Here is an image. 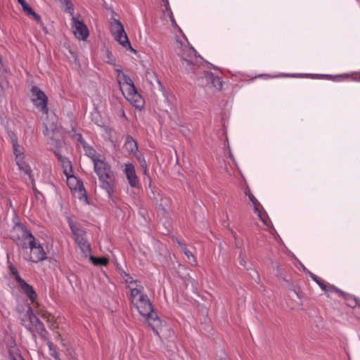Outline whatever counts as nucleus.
Wrapping results in <instances>:
<instances>
[{
	"mask_svg": "<svg viewBox=\"0 0 360 360\" xmlns=\"http://www.w3.org/2000/svg\"><path fill=\"white\" fill-rule=\"evenodd\" d=\"M245 194L248 196L249 200L252 202L253 206H254V210H255V212L257 213L258 217L260 218V219L264 224H266V221L262 217V214L259 211V207H261L259 202L256 199V198L250 191H246Z\"/></svg>",
	"mask_w": 360,
	"mask_h": 360,
	"instance_id": "aec40b11",
	"label": "nucleus"
},
{
	"mask_svg": "<svg viewBox=\"0 0 360 360\" xmlns=\"http://www.w3.org/2000/svg\"><path fill=\"white\" fill-rule=\"evenodd\" d=\"M44 129L43 133L45 136H49L50 131H54L56 130V125L52 122L51 124L44 123Z\"/></svg>",
	"mask_w": 360,
	"mask_h": 360,
	"instance_id": "7c9ffc66",
	"label": "nucleus"
},
{
	"mask_svg": "<svg viewBox=\"0 0 360 360\" xmlns=\"http://www.w3.org/2000/svg\"><path fill=\"white\" fill-rule=\"evenodd\" d=\"M122 278L123 279L126 287L129 285L131 283H133L136 280H134L129 274L126 273L125 271L122 272Z\"/></svg>",
	"mask_w": 360,
	"mask_h": 360,
	"instance_id": "473e14b6",
	"label": "nucleus"
},
{
	"mask_svg": "<svg viewBox=\"0 0 360 360\" xmlns=\"http://www.w3.org/2000/svg\"><path fill=\"white\" fill-rule=\"evenodd\" d=\"M8 352L11 360H20L22 358L15 342H11L8 346Z\"/></svg>",
	"mask_w": 360,
	"mask_h": 360,
	"instance_id": "a211bd4d",
	"label": "nucleus"
},
{
	"mask_svg": "<svg viewBox=\"0 0 360 360\" xmlns=\"http://www.w3.org/2000/svg\"><path fill=\"white\" fill-rule=\"evenodd\" d=\"M106 56H107V58H108L107 63H110V64H114L115 58H113L112 53L109 51H107Z\"/></svg>",
	"mask_w": 360,
	"mask_h": 360,
	"instance_id": "4c0bfd02",
	"label": "nucleus"
},
{
	"mask_svg": "<svg viewBox=\"0 0 360 360\" xmlns=\"http://www.w3.org/2000/svg\"><path fill=\"white\" fill-rule=\"evenodd\" d=\"M131 302L136 307L139 314L146 318L153 332L158 335L162 330V322L155 311L148 296L143 292L131 300Z\"/></svg>",
	"mask_w": 360,
	"mask_h": 360,
	"instance_id": "f03ea898",
	"label": "nucleus"
},
{
	"mask_svg": "<svg viewBox=\"0 0 360 360\" xmlns=\"http://www.w3.org/2000/svg\"><path fill=\"white\" fill-rule=\"evenodd\" d=\"M48 346H49V351H50V355L52 357H53L56 360H61L59 357L58 353L57 352V351L56 350V349L54 347L53 344L51 342H49Z\"/></svg>",
	"mask_w": 360,
	"mask_h": 360,
	"instance_id": "2f4dec72",
	"label": "nucleus"
},
{
	"mask_svg": "<svg viewBox=\"0 0 360 360\" xmlns=\"http://www.w3.org/2000/svg\"><path fill=\"white\" fill-rule=\"evenodd\" d=\"M90 260L94 265L96 266H105L108 263V259L106 257H96L93 255L90 256Z\"/></svg>",
	"mask_w": 360,
	"mask_h": 360,
	"instance_id": "bb28decb",
	"label": "nucleus"
},
{
	"mask_svg": "<svg viewBox=\"0 0 360 360\" xmlns=\"http://www.w3.org/2000/svg\"><path fill=\"white\" fill-rule=\"evenodd\" d=\"M27 316L28 317L30 321L32 323L34 320H37L38 318L32 311V308L30 307L27 311Z\"/></svg>",
	"mask_w": 360,
	"mask_h": 360,
	"instance_id": "c9c22d12",
	"label": "nucleus"
},
{
	"mask_svg": "<svg viewBox=\"0 0 360 360\" xmlns=\"http://www.w3.org/2000/svg\"><path fill=\"white\" fill-rule=\"evenodd\" d=\"M41 323L42 322L39 319V318H37V320H34V321L32 322V324L36 327Z\"/></svg>",
	"mask_w": 360,
	"mask_h": 360,
	"instance_id": "79ce46f5",
	"label": "nucleus"
},
{
	"mask_svg": "<svg viewBox=\"0 0 360 360\" xmlns=\"http://www.w3.org/2000/svg\"><path fill=\"white\" fill-rule=\"evenodd\" d=\"M18 3L20 2V1H22V0H18Z\"/></svg>",
	"mask_w": 360,
	"mask_h": 360,
	"instance_id": "09e8293b",
	"label": "nucleus"
},
{
	"mask_svg": "<svg viewBox=\"0 0 360 360\" xmlns=\"http://www.w3.org/2000/svg\"><path fill=\"white\" fill-rule=\"evenodd\" d=\"M56 155L58 157V160H60L62 167L63 169V172L65 175L67 177L68 180H77L76 177L72 174V163L70 160L65 158L62 156L58 153H55Z\"/></svg>",
	"mask_w": 360,
	"mask_h": 360,
	"instance_id": "ddd939ff",
	"label": "nucleus"
},
{
	"mask_svg": "<svg viewBox=\"0 0 360 360\" xmlns=\"http://www.w3.org/2000/svg\"><path fill=\"white\" fill-rule=\"evenodd\" d=\"M20 360H24L23 357L20 359Z\"/></svg>",
	"mask_w": 360,
	"mask_h": 360,
	"instance_id": "8fccbe9b",
	"label": "nucleus"
},
{
	"mask_svg": "<svg viewBox=\"0 0 360 360\" xmlns=\"http://www.w3.org/2000/svg\"><path fill=\"white\" fill-rule=\"evenodd\" d=\"M147 79L153 88H155V83L158 85V89L162 92L165 98V102H166L168 105H170L169 94L160 80L158 79L157 75L153 72H148Z\"/></svg>",
	"mask_w": 360,
	"mask_h": 360,
	"instance_id": "9d476101",
	"label": "nucleus"
},
{
	"mask_svg": "<svg viewBox=\"0 0 360 360\" xmlns=\"http://www.w3.org/2000/svg\"><path fill=\"white\" fill-rule=\"evenodd\" d=\"M68 225L76 241L86 238L84 230L82 229L77 223L68 219Z\"/></svg>",
	"mask_w": 360,
	"mask_h": 360,
	"instance_id": "4468645a",
	"label": "nucleus"
},
{
	"mask_svg": "<svg viewBox=\"0 0 360 360\" xmlns=\"http://www.w3.org/2000/svg\"><path fill=\"white\" fill-rule=\"evenodd\" d=\"M10 137H11V141L12 143L13 146H14V144L15 145H19L18 143L17 137L15 136V134H11Z\"/></svg>",
	"mask_w": 360,
	"mask_h": 360,
	"instance_id": "58836bf2",
	"label": "nucleus"
},
{
	"mask_svg": "<svg viewBox=\"0 0 360 360\" xmlns=\"http://www.w3.org/2000/svg\"><path fill=\"white\" fill-rule=\"evenodd\" d=\"M149 187L151 191L150 198L156 202L157 207L160 210H162L163 212H166L167 211V207L170 203V200L166 197H161L159 193H156L155 188H152L150 185Z\"/></svg>",
	"mask_w": 360,
	"mask_h": 360,
	"instance_id": "f8f14e48",
	"label": "nucleus"
},
{
	"mask_svg": "<svg viewBox=\"0 0 360 360\" xmlns=\"http://www.w3.org/2000/svg\"><path fill=\"white\" fill-rule=\"evenodd\" d=\"M98 179L101 188L106 191L109 198H112L116 186V181L112 170L107 174L105 173V174L101 176Z\"/></svg>",
	"mask_w": 360,
	"mask_h": 360,
	"instance_id": "0eeeda50",
	"label": "nucleus"
},
{
	"mask_svg": "<svg viewBox=\"0 0 360 360\" xmlns=\"http://www.w3.org/2000/svg\"><path fill=\"white\" fill-rule=\"evenodd\" d=\"M14 231L18 234V244L26 252V255L23 256L25 260L38 263L46 259V253L41 244L24 226L17 225Z\"/></svg>",
	"mask_w": 360,
	"mask_h": 360,
	"instance_id": "f257e3e1",
	"label": "nucleus"
},
{
	"mask_svg": "<svg viewBox=\"0 0 360 360\" xmlns=\"http://www.w3.org/2000/svg\"><path fill=\"white\" fill-rule=\"evenodd\" d=\"M23 292L29 297L32 303L37 300V293L32 286L28 284L25 280L18 284Z\"/></svg>",
	"mask_w": 360,
	"mask_h": 360,
	"instance_id": "dca6fc26",
	"label": "nucleus"
},
{
	"mask_svg": "<svg viewBox=\"0 0 360 360\" xmlns=\"http://www.w3.org/2000/svg\"><path fill=\"white\" fill-rule=\"evenodd\" d=\"M115 72L117 81L124 98L136 108L141 110L143 107L144 100L138 93L132 79L120 68H116Z\"/></svg>",
	"mask_w": 360,
	"mask_h": 360,
	"instance_id": "7ed1b4c3",
	"label": "nucleus"
},
{
	"mask_svg": "<svg viewBox=\"0 0 360 360\" xmlns=\"http://www.w3.org/2000/svg\"><path fill=\"white\" fill-rule=\"evenodd\" d=\"M77 141L79 142L82 146L86 143V141L83 139L80 134L77 135Z\"/></svg>",
	"mask_w": 360,
	"mask_h": 360,
	"instance_id": "ea45409f",
	"label": "nucleus"
},
{
	"mask_svg": "<svg viewBox=\"0 0 360 360\" xmlns=\"http://www.w3.org/2000/svg\"><path fill=\"white\" fill-rule=\"evenodd\" d=\"M35 328H36L37 330L38 331L39 334L41 337L44 338L46 336V335L47 334V331H46L43 323H39L38 325V326H36Z\"/></svg>",
	"mask_w": 360,
	"mask_h": 360,
	"instance_id": "72a5a7b5",
	"label": "nucleus"
},
{
	"mask_svg": "<svg viewBox=\"0 0 360 360\" xmlns=\"http://www.w3.org/2000/svg\"><path fill=\"white\" fill-rule=\"evenodd\" d=\"M181 67L188 73L195 72L198 68L197 65L194 64L189 59L186 58L184 56H181Z\"/></svg>",
	"mask_w": 360,
	"mask_h": 360,
	"instance_id": "6ab92c4d",
	"label": "nucleus"
},
{
	"mask_svg": "<svg viewBox=\"0 0 360 360\" xmlns=\"http://www.w3.org/2000/svg\"><path fill=\"white\" fill-rule=\"evenodd\" d=\"M72 30L75 37L79 40L84 41L89 37V32L87 27L75 16L72 17Z\"/></svg>",
	"mask_w": 360,
	"mask_h": 360,
	"instance_id": "6e6552de",
	"label": "nucleus"
},
{
	"mask_svg": "<svg viewBox=\"0 0 360 360\" xmlns=\"http://www.w3.org/2000/svg\"><path fill=\"white\" fill-rule=\"evenodd\" d=\"M124 173L131 187L137 188L139 186V178L136 173L134 165L131 162L124 164Z\"/></svg>",
	"mask_w": 360,
	"mask_h": 360,
	"instance_id": "1a4fd4ad",
	"label": "nucleus"
},
{
	"mask_svg": "<svg viewBox=\"0 0 360 360\" xmlns=\"http://www.w3.org/2000/svg\"><path fill=\"white\" fill-rule=\"evenodd\" d=\"M182 252L185 254V255L187 257L188 259L189 260L191 264H195V261L194 259L193 255L192 252L186 248V246L184 244H182L181 243H179Z\"/></svg>",
	"mask_w": 360,
	"mask_h": 360,
	"instance_id": "cd10ccee",
	"label": "nucleus"
},
{
	"mask_svg": "<svg viewBox=\"0 0 360 360\" xmlns=\"http://www.w3.org/2000/svg\"><path fill=\"white\" fill-rule=\"evenodd\" d=\"M78 244L81 251L84 255V256H87L91 252V246L89 243L87 241L86 238L81 239L79 240L76 241Z\"/></svg>",
	"mask_w": 360,
	"mask_h": 360,
	"instance_id": "b1692460",
	"label": "nucleus"
},
{
	"mask_svg": "<svg viewBox=\"0 0 360 360\" xmlns=\"http://www.w3.org/2000/svg\"><path fill=\"white\" fill-rule=\"evenodd\" d=\"M94 164V169L98 175V179L103 175L112 171L110 165L105 161V158L101 156L98 159H95Z\"/></svg>",
	"mask_w": 360,
	"mask_h": 360,
	"instance_id": "9b49d317",
	"label": "nucleus"
},
{
	"mask_svg": "<svg viewBox=\"0 0 360 360\" xmlns=\"http://www.w3.org/2000/svg\"><path fill=\"white\" fill-rule=\"evenodd\" d=\"M331 288L335 292L340 293V295L348 302L347 304L349 306L354 307L356 304V298L354 296L342 292L341 290L335 288V286H331Z\"/></svg>",
	"mask_w": 360,
	"mask_h": 360,
	"instance_id": "4be33fe9",
	"label": "nucleus"
},
{
	"mask_svg": "<svg viewBox=\"0 0 360 360\" xmlns=\"http://www.w3.org/2000/svg\"><path fill=\"white\" fill-rule=\"evenodd\" d=\"M19 4L22 6L23 11L27 15L32 17L37 21L40 20V16L33 11V9L27 4L25 0H22V1L19 2Z\"/></svg>",
	"mask_w": 360,
	"mask_h": 360,
	"instance_id": "5701e85b",
	"label": "nucleus"
},
{
	"mask_svg": "<svg viewBox=\"0 0 360 360\" xmlns=\"http://www.w3.org/2000/svg\"><path fill=\"white\" fill-rule=\"evenodd\" d=\"M110 32L116 41L124 48H130L132 51L136 52L130 44L128 37L124 31V26L119 20L114 18L110 20Z\"/></svg>",
	"mask_w": 360,
	"mask_h": 360,
	"instance_id": "20e7f679",
	"label": "nucleus"
},
{
	"mask_svg": "<svg viewBox=\"0 0 360 360\" xmlns=\"http://www.w3.org/2000/svg\"><path fill=\"white\" fill-rule=\"evenodd\" d=\"M176 43H177L178 46H181L182 45L180 41H177Z\"/></svg>",
	"mask_w": 360,
	"mask_h": 360,
	"instance_id": "de8ad7c7",
	"label": "nucleus"
},
{
	"mask_svg": "<svg viewBox=\"0 0 360 360\" xmlns=\"http://www.w3.org/2000/svg\"><path fill=\"white\" fill-rule=\"evenodd\" d=\"M301 266L304 271H307V269L302 264H301Z\"/></svg>",
	"mask_w": 360,
	"mask_h": 360,
	"instance_id": "49530a36",
	"label": "nucleus"
},
{
	"mask_svg": "<svg viewBox=\"0 0 360 360\" xmlns=\"http://www.w3.org/2000/svg\"><path fill=\"white\" fill-rule=\"evenodd\" d=\"M200 86H205L212 91H219L222 87V80L212 72H205L204 75L198 78Z\"/></svg>",
	"mask_w": 360,
	"mask_h": 360,
	"instance_id": "423d86ee",
	"label": "nucleus"
},
{
	"mask_svg": "<svg viewBox=\"0 0 360 360\" xmlns=\"http://www.w3.org/2000/svg\"><path fill=\"white\" fill-rule=\"evenodd\" d=\"M55 141V146L56 148L60 146V141L59 140H53Z\"/></svg>",
	"mask_w": 360,
	"mask_h": 360,
	"instance_id": "37998d69",
	"label": "nucleus"
},
{
	"mask_svg": "<svg viewBox=\"0 0 360 360\" xmlns=\"http://www.w3.org/2000/svg\"><path fill=\"white\" fill-rule=\"evenodd\" d=\"M170 19H171V21L172 22V23H173V24H174V23H175V24H176L175 20H174V17H173V15H172V13H171Z\"/></svg>",
	"mask_w": 360,
	"mask_h": 360,
	"instance_id": "a18cd8bd",
	"label": "nucleus"
},
{
	"mask_svg": "<svg viewBox=\"0 0 360 360\" xmlns=\"http://www.w3.org/2000/svg\"><path fill=\"white\" fill-rule=\"evenodd\" d=\"M82 148L85 155L90 158L92 162H94L95 159H98L102 156L101 155H97L95 149L87 143L82 146Z\"/></svg>",
	"mask_w": 360,
	"mask_h": 360,
	"instance_id": "412c9836",
	"label": "nucleus"
},
{
	"mask_svg": "<svg viewBox=\"0 0 360 360\" xmlns=\"http://www.w3.org/2000/svg\"><path fill=\"white\" fill-rule=\"evenodd\" d=\"M309 274L311 279L314 281L323 290L327 291V286L323 283V282L321 281L318 276L311 272H309Z\"/></svg>",
	"mask_w": 360,
	"mask_h": 360,
	"instance_id": "c756f323",
	"label": "nucleus"
},
{
	"mask_svg": "<svg viewBox=\"0 0 360 360\" xmlns=\"http://www.w3.org/2000/svg\"><path fill=\"white\" fill-rule=\"evenodd\" d=\"M66 10H67V11H68V13L72 15V16H74V15H73V13H74V9H73V8H72V5H71V4H70V5H69V4H67Z\"/></svg>",
	"mask_w": 360,
	"mask_h": 360,
	"instance_id": "a19ab883",
	"label": "nucleus"
},
{
	"mask_svg": "<svg viewBox=\"0 0 360 360\" xmlns=\"http://www.w3.org/2000/svg\"><path fill=\"white\" fill-rule=\"evenodd\" d=\"M127 288L129 290V297L130 300L134 299L140 294L144 292V288L141 284V282L136 280L133 283H131Z\"/></svg>",
	"mask_w": 360,
	"mask_h": 360,
	"instance_id": "2eb2a0df",
	"label": "nucleus"
},
{
	"mask_svg": "<svg viewBox=\"0 0 360 360\" xmlns=\"http://www.w3.org/2000/svg\"><path fill=\"white\" fill-rule=\"evenodd\" d=\"M123 150L134 155L138 153L137 143L131 136H127L126 137V140L123 146Z\"/></svg>",
	"mask_w": 360,
	"mask_h": 360,
	"instance_id": "f3484780",
	"label": "nucleus"
},
{
	"mask_svg": "<svg viewBox=\"0 0 360 360\" xmlns=\"http://www.w3.org/2000/svg\"><path fill=\"white\" fill-rule=\"evenodd\" d=\"M9 269H10L11 274L14 276L15 280L16 281L18 284H19L20 283V281H24V279L20 277L18 270L16 269V268L14 266L11 265L9 266Z\"/></svg>",
	"mask_w": 360,
	"mask_h": 360,
	"instance_id": "c85d7f7f",
	"label": "nucleus"
},
{
	"mask_svg": "<svg viewBox=\"0 0 360 360\" xmlns=\"http://www.w3.org/2000/svg\"><path fill=\"white\" fill-rule=\"evenodd\" d=\"M15 162L20 171L23 172L25 174H30L32 169L30 165L24 160V157L16 160Z\"/></svg>",
	"mask_w": 360,
	"mask_h": 360,
	"instance_id": "393cba45",
	"label": "nucleus"
},
{
	"mask_svg": "<svg viewBox=\"0 0 360 360\" xmlns=\"http://www.w3.org/2000/svg\"><path fill=\"white\" fill-rule=\"evenodd\" d=\"M134 156L136 158L141 168L143 169V174L147 175V164L143 155L141 153H137Z\"/></svg>",
	"mask_w": 360,
	"mask_h": 360,
	"instance_id": "a878e982",
	"label": "nucleus"
},
{
	"mask_svg": "<svg viewBox=\"0 0 360 360\" xmlns=\"http://www.w3.org/2000/svg\"><path fill=\"white\" fill-rule=\"evenodd\" d=\"M13 153L15 157V160L24 157L23 154L21 153L20 150L19 149V145L14 144V146H13Z\"/></svg>",
	"mask_w": 360,
	"mask_h": 360,
	"instance_id": "f704fd0d",
	"label": "nucleus"
},
{
	"mask_svg": "<svg viewBox=\"0 0 360 360\" xmlns=\"http://www.w3.org/2000/svg\"><path fill=\"white\" fill-rule=\"evenodd\" d=\"M32 101L34 105L43 114L47 115L49 112L47 103L48 98L38 86H34L31 89Z\"/></svg>",
	"mask_w": 360,
	"mask_h": 360,
	"instance_id": "39448f33",
	"label": "nucleus"
},
{
	"mask_svg": "<svg viewBox=\"0 0 360 360\" xmlns=\"http://www.w3.org/2000/svg\"><path fill=\"white\" fill-rule=\"evenodd\" d=\"M188 51H189V52L194 53H195V56H197V52H196V51H195L193 47L189 48V49H188Z\"/></svg>",
	"mask_w": 360,
	"mask_h": 360,
	"instance_id": "c03bdc74",
	"label": "nucleus"
},
{
	"mask_svg": "<svg viewBox=\"0 0 360 360\" xmlns=\"http://www.w3.org/2000/svg\"><path fill=\"white\" fill-rule=\"evenodd\" d=\"M239 263L241 266L245 267L247 264V257L245 254L240 253L239 256Z\"/></svg>",
	"mask_w": 360,
	"mask_h": 360,
	"instance_id": "e433bc0d",
	"label": "nucleus"
}]
</instances>
